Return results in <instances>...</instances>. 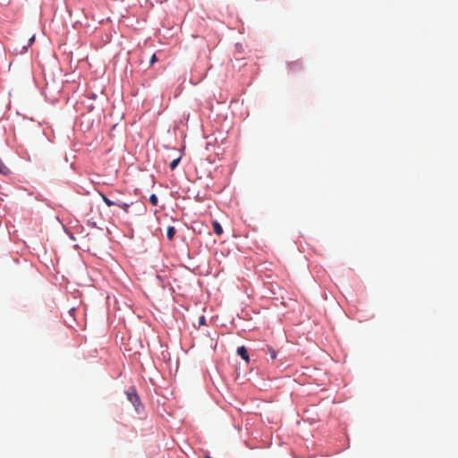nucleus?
Returning <instances> with one entry per match:
<instances>
[{"label": "nucleus", "mask_w": 458, "mask_h": 458, "mask_svg": "<svg viewBox=\"0 0 458 458\" xmlns=\"http://www.w3.org/2000/svg\"><path fill=\"white\" fill-rule=\"evenodd\" d=\"M126 395L128 400L132 403V405L135 407V410L139 412L140 407L141 406L140 397L136 392V389L134 387H130L126 391Z\"/></svg>", "instance_id": "1"}, {"label": "nucleus", "mask_w": 458, "mask_h": 458, "mask_svg": "<svg viewBox=\"0 0 458 458\" xmlns=\"http://www.w3.org/2000/svg\"><path fill=\"white\" fill-rule=\"evenodd\" d=\"M237 354L240 355L246 362H249L250 357L248 351L244 346L238 347Z\"/></svg>", "instance_id": "2"}, {"label": "nucleus", "mask_w": 458, "mask_h": 458, "mask_svg": "<svg viewBox=\"0 0 458 458\" xmlns=\"http://www.w3.org/2000/svg\"><path fill=\"white\" fill-rule=\"evenodd\" d=\"M212 226H213L214 233L216 235L220 236L223 233V228H222V225L219 224V222H217L216 220H214L212 222Z\"/></svg>", "instance_id": "3"}, {"label": "nucleus", "mask_w": 458, "mask_h": 458, "mask_svg": "<svg viewBox=\"0 0 458 458\" xmlns=\"http://www.w3.org/2000/svg\"><path fill=\"white\" fill-rule=\"evenodd\" d=\"M176 233V230L174 226H168L166 231V237L168 240H173L174 234Z\"/></svg>", "instance_id": "4"}, {"label": "nucleus", "mask_w": 458, "mask_h": 458, "mask_svg": "<svg viewBox=\"0 0 458 458\" xmlns=\"http://www.w3.org/2000/svg\"><path fill=\"white\" fill-rule=\"evenodd\" d=\"M100 196H101V199H103V201L106 203V206L108 207H111V206H114L115 205V203H117V201H112L111 199H109L105 194L103 193H100Z\"/></svg>", "instance_id": "5"}, {"label": "nucleus", "mask_w": 458, "mask_h": 458, "mask_svg": "<svg viewBox=\"0 0 458 458\" xmlns=\"http://www.w3.org/2000/svg\"><path fill=\"white\" fill-rule=\"evenodd\" d=\"M115 206H118L120 207L121 208H123L124 210V212H128V208L130 207L129 204L127 203H123V202H120V201H117V203H115Z\"/></svg>", "instance_id": "6"}, {"label": "nucleus", "mask_w": 458, "mask_h": 458, "mask_svg": "<svg viewBox=\"0 0 458 458\" xmlns=\"http://www.w3.org/2000/svg\"><path fill=\"white\" fill-rule=\"evenodd\" d=\"M149 202L153 205V206H157V202H158V199L157 197L156 194H151L150 197H149Z\"/></svg>", "instance_id": "7"}, {"label": "nucleus", "mask_w": 458, "mask_h": 458, "mask_svg": "<svg viewBox=\"0 0 458 458\" xmlns=\"http://www.w3.org/2000/svg\"><path fill=\"white\" fill-rule=\"evenodd\" d=\"M268 353L272 360L276 358V352L272 347H268Z\"/></svg>", "instance_id": "8"}, {"label": "nucleus", "mask_w": 458, "mask_h": 458, "mask_svg": "<svg viewBox=\"0 0 458 458\" xmlns=\"http://www.w3.org/2000/svg\"><path fill=\"white\" fill-rule=\"evenodd\" d=\"M180 158H176L170 163V168L174 170L179 164Z\"/></svg>", "instance_id": "9"}, {"label": "nucleus", "mask_w": 458, "mask_h": 458, "mask_svg": "<svg viewBox=\"0 0 458 458\" xmlns=\"http://www.w3.org/2000/svg\"><path fill=\"white\" fill-rule=\"evenodd\" d=\"M199 327L203 326L206 324V318L204 316H200L199 318Z\"/></svg>", "instance_id": "10"}, {"label": "nucleus", "mask_w": 458, "mask_h": 458, "mask_svg": "<svg viewBox=\"0 0 458 458\" xmlns=\"http://www.w3.org/2000/svg\"><path fill=\"white\" fill-rule=\"evenodd\" d=\"M7 170V167L0 161V173L5 174Z\"/></svg>", "instance_id": "11"}, {"label": "nucleus", "mask_w": 458, "mask_h": 458, "mask_svg": "<svg viewBox=\"0 0 458 458\" xmlns=\"http://www.w3.org/2000/svg\"><path fill=\"white\" fill-rule=\"evenodd\" d=\"M156 62H157V55L154 54V55L151 56V58H150V60H149V63H150V64H151V65H153Z\"/></svg>", "instance_id": "12"}, {"label": "nucleus", "mask_w": 458, "mask_h": 458, "mask_svg": "<svg viewBox=\"0 0 458 458\" xmlns=\"http://www.w3.org/2000/svg\"><path fill=\"white\" fill-rule=\"evenodd\" d=\"M34 40H35V36L33 35V36H32V37H30V39H29V42H30L29 46H30V45L34 42Z\"/></svg>", "instance_id": "13"}, {"label": "nucleus", "mask_w": 458, "mask_h": 458, "mask_svg": "<svg viewBox=\"0 0 458 458\" xmlns=\"http://www.w3.org/2000/svg\"><path fill=\"white\" fill-rule=\"evenodd\" d=\"M290 67H291V69H293L294 64H290Z\"/></svg>", "instance_id": "14"}, {"label": "nucleus", "mask_w": 458, "mask_h": 458, "mask_svg": "<svg viewBox=\"0 0 458 458\" xmlns=\"http://www.w3.org/2000/svg\"><path fill=\"white\" fill-rule=\"evenodd\" d=\"M205 458H210V456H206Z\"/></svg>", "instance_id": "15"}]
</instances>
